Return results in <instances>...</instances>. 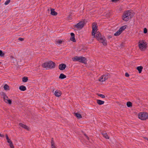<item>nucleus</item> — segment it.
<instances>
[{"label":"nucleus","instance_id":"nucleus-48","mask_svg":"<svg viewBox=\"0 0 148 148\" xmlns=\"http://www.w3.org/2000/svg\"><path fill=\"white\" fill-rule=\"evenodd\" d=\"M1 0H0V1H1Z\"/></svg>","mask_w":148,"mask_h":148},{"label":"nucleus","instance_id":"nucleus-37","mask_svg":"<svg viewBox=\"0 0 148 148\" xmlns=\"http://www.w3.org/2000/svg\"><path fill=\"white\" fill-rule=\"evenodd\" d=\"M62 41L61 40H58L56 41V43H58L59 44H61L62 42Z\"/></svg>","mask_w":148,"mask_h":148},{"label":"nucleus","instance_id":"nucleus-28","mask_svg":"<svg viewBox=\"0 0 148 148\" xmlns=\"http://www.w3.org/2000/svg\"><path fill=\"white\" fill-rule=\"evenodd\" d=\"M6 103H8L9 104H11L12 103V101L10 99H8L6 100L5 101H4Z\"/></svg>","mask_w":148,"mask_h":148},{"label":"nucleus","instance_id":"nucleus-19","mask_svg":"<svg viewBox=\"0 0 148 148\" xmlns=\"http://www.w3.org/2000/svg\"><path fill=\"white\" fill-rule=\"evenodd\" d=\"M122 32H121V30L119 29L114 34V35L116 36H118Z\"/></svg>","mask_w":148,"mask_h":148},{"label":"nucleus","instance_id":"nucleus-47","mask_svg":"<svg viewBox=\"0 0 148 148\" xmlns=\"http://www.w3.org/2000/svg\"><path fill=\"white\" fill-rule=\"evenodd\" d=\"M145 138L146 139L148 140V139H147V138Z\"/></svg>","mask_w":148,"mask_h":148},{"label":"nucleus","instance_id":"nucleus-24","mask_svg":"<svg viewBox=\"0 0 148 148\" xmlns=\"http://www.w3.org/2000/svg\"><path fill=\"white\" fill-rule=\"evenodd\" d=\"M8 143H9L10 146L11 148H14L12 142L11 140L8 141Z\"/></svg>","mask_w":148,"mask_h":148},{"label":"nucleus","instance_id":"nucleus-45","mask_svg":"<svg viewBox=\"0 0 148 148\" xmlns=\"http://www.w3.org/2000/svg\"><path fill=\"white\" fill-rule=\"evenodd\" d=\"M0 137H4V136L3 135L0 133Z\"/></svg>","mask_w":148,"mask_h":148},{"label":"nucleus","instance_id":"nucleus-1","mask_svg":"<svg viewBox=\"0 0 148 148\" xmlns=\"http://www.w3.org/2000/svg\"><path fill=\"white\" fill-rule=\"evenodd\" d=\"M134 13L132 10H128L124 12L122 15V19L124 21H128L134 15Z\"/></svg>","mask_w":148,"mask_h":148},{"label":"nucleus","instance_id":"nucleus-21","mask_svg":"<svg viewBox=\"0 0 148 148\" xmlns=\"http://www.w3.org/2000/svg\"><path fill=\"white\" fill-rule=\"evenodd\" d=\"M127 27V25H125L121 27L119 29L121 30V32H122Z\"/></svg>","mask_w":148,"mask_h":148},{"label":"nucleus","instance_id":"nucleus-10","mask_svg":"<svg viewBox=\"0 0 148 148\" xmlns=\"http://www.w3.org/2000/svg\"><path fill=\"white\" fill-rule=\"evenodd\" d=\"M54 95L56 97H59L61 95L62 93L60 91L57 90L55 91Z\"/></svg>","mask_w":148,"mask_h":148},{"label":"nucleus","instance_id":"nucleus-23","mask_svg":"<svg viewBox=\"0 0 148 148\" xmlns=\"http://www.w3.org/2000/svg\"><path fill=\"white\" fill-rule=\"evenodd\" d=\"M8 143H9L10 146L11 148H14L12 142L11 140L8 141Z\"/></svg>","mask_w":148,"mask_h":148},{"label":"nucleus","instance_id":"nucleus-16","mask_svg":"<svg viewBox=\"0 0 148 148\" xmlns=\"http://www.w3.org/2000/svg\"><path fill=\"white\" fill-rule=\"evenodd\" d=\"M102 135H103V137L106 138V139H108L109 138V137L107 135V133L105 132H103L102 133Z\"/></svg>","mask_w":148,"mask_h":148},{"label":"nucleus","instance_id":"nucleus-36","mask_svg":"<svg viewBox=\"0 0 148 148\" xmlns=\"http://www.w3.org/2000/svg\"><path fill=\"white\" fill-rule=\"evenodd\" d=\"M10 1V0H7L5 3L4 4L5 5H7L9 3Z\"/></svg>","mask_w":148,"mask_h":148},{"label":"nucleus","instance_id":"nucleus-7","mask_svg":"<svg viewBox=\"0 0 148 148\" xmlns=\"http://www.w3.org/2000/svg\"><path fill=\"white\" fill-rule=\"evenodd\" d=\"M110 77V75L108 73L106 74L103 75L101 76L99 78V80L100 81L103 82L105 81L106 80H107Z\"/></svg>","mask_w":148,"mask_h":148},{"label":"nucleus","instance_id":"nucleus-22","mask_svg":"<svg viewBox=\"0 0 148 148\" xmlns=\"http://www.w3.org/2000/svg\"><path fill=\"white\" fill-rule=\"evenodd\" d=\"M26 57H27L29 59H30L31 58L32 56L30 52L29 51L27 53Z\"/></svg>","mask_w":148,"mask_h":148},{"label":"nucleus","instance_id":"nucleus-30","mask_svg":"<svg viewBox=\"0 0 148 148\" xmlns=\"http://www.w3.org/2000/svg\"><path fill=\"white\" fill-rule=\"evenodd\" d=\"M127 106L128 107L132 106V103L130 102H127Z\"/></svg>","mask_w":148,"mask_h":148},{"label":"nucleus","instance_id":"nucleus-42","mask_svg":"<svg viewBox=\"0 0 148 148\" xmlns=\"http://www.w3.org/2000/svg\"><path fill=\"white\" fill-rule=\"evenodd\" d=\"M8 96H7V97L6 98H3V100H4V101H5L6 100H7V99H8Z\"/></svg>","mask_w":148,"mask_h":148},{"label":"nucleus","instance_id":"nucleus-3","mask_svg":"<svg viewBox=\"0 0 148 148\" xmlns=\"http://www.w3.org/2000/svg\"><path fill=\"white\" fill-rule=\"evenodd\" d=\"M42 66L45 68L53 69L55 67V64L53 62L50 61L43 63Z\"/></svg>","mask_w":148,"mask_h":148},{"label":"nucleus","instance_id":"nucleus-15","mask_svg":"<svg viewBox=\"0 0 148 148\" xmlns=\"http://www.w3.org/2000/svg\"><path fill=\"white\" fill-rule=\"evenodd\" d=\"M143 69V67L141 66H138L136 68L137 69L139 73H140L141 72Z\"/></svg>","mask_w":148,"mask_h":148},{"label":"nucleus","instance_id":"nucleus-4","mask_svg":"<svg viewBox=\"0 0 148 148\" xmlns=\"http://www.w3.org/2000/svg\"><path fill=\"white\" fill-rule=\"evenodd\" d=\"M74 61H79V62L84 64L86 63V58L83 57L75 56L72 58Z\"/></svg>","mask_w":148,"mask_h":148},{"label":"nucleus","instance_id":"nucleus-38","mask_svg":"<svg viewBox=\"0 0 148 148\" xmlns=\"http://www.w3.org/2000/svg\"><path fill=\"white\" fill-rule=\"evenodd\" d=\"M147 29L145 28H144V33H145V34H146L147 33Z\"/></svg>","mask_w":148,"mask_h":148},{"label":"nucleus","instance_id":"nucleus-33","mask_svg":"<svg viewBox=\"0 0 148 148\" xmlns=\"http://www.w3.org/2000/svg\"><path fill=\"white\" fill-rule=\"evenodd\" d=\"M5 55V53L3 52L1 50H0V56L3 57Z\"/></svg>","mask_w":148,"mask_h":148},{"label":"nucleus","instance_id":"nucleus-29","mask_svg":"<svg viewBox=\"0 0 148 148\" xmlns=\"http://www.w3.org/2000/svg\"><path fill=\"white\" fill-rule=\"evenodd\" d=\"M4 89L5 90H9V86L7 84L5 85L4 86Z\"/></svg>","mask_w":148,"mask_h":148},{"label":"nucleus","instance_id":"nucleus-8","mask_svg":"<svg viewBox=\"0 0 148 148\" xmlns=\"http://www.w3.org/2000/svg\"><path fill=\"white\" fill-rule=\"evenodd\" d=\"M92 35L95 36V32H97V24L95 23H93L92 24Z\"/></svg>","mask_w":148,"mask_h":148},{"label":"nucleus","instance_id":"nucleus-5","mask_svg":"<svg viewBox=\"0 0 148 148\" xmlns=\"http://www.w3.org/2000/svg\"><path fill=\"white\" fill-rule=\"evenodd\" d=\"M146 42L143 40H140L138 42V47L141 50H143L146 49Z\"/></svg>","mask_w":148,"mask_h":148},{"label":"nucleus","instance_id":"nucleus-40","mask_svg":"<svg viewBox=\"0 0 148 148\" xmlns=\"http://www.w3.org/2000/svg\"><path fill=\"white\" fill-rule=\"evenodd\" d=\"M18 40L21 41H23L24 40V39L23 38H18Z\"/></svg>","mask_w":148,"mask_h":148},{"label":"nucleus","instance_id":"nucleus-13","mask_svg":"<svg viewBox=\"0 0 148 148\" xmlns=\"http://www.w3.org/2000/svg\"><path fill=\"white\" fill-rule=\"evenodd\" d=\"M51 14L52 15L56 16L57 14V13L55 11L54 9H51Z\"/></svg>","mask_w":148,"mask_h":148},{"label":"nucleus","instance_id":"nucleus-39","mask_svg":"<svg viewBox=\"0 0 148 148\" xmlns=\"http://www.w3.org/2000/svg\"><path fill=\"white\" fill-rule=\"evenodd\" d=\"M84 135L85 136L86 138L88 140H89V137L87 136V135L86 134H84Z\"/></svg>","mask_w":148,"mask_h":148},{"label":"nucleus","instance_id":"nucleus-12","mask_svg":"<svg viewBox=\"0 0 148 148\" xmlns=\"http://www.w3.org/2000/svg\"><path fill=\"white\" fill-rule=\"evenodd\" d=\"M19 125L21 127L23 128H24L25 129L27 130H29V128L26 125L23 124L22 123H20L19 124Z\"/></svg>","mask_w":148,"mask_h":148},{"label":"nucleus","instance_id":"nucleus-27","mask_svg":"<svg viewBox=\"0 0 148 148\" xmlns=\"http://www.w3.org/2000/svg\"><path fill=\"white\" fill-rule=\"evenodd\" d=\"M28 80V77H23L22 78V81L23 82H26Z\"/></svg>","mask_w":148,"mask_h":148},{"label":"nucleus","instance_id":"nucleus-18","mask_svg":"<svg viewBox=\"0 0 148 148\" xmlns=\"http://www.w3.org/2000/svg\"><path fill=\"white\" fill-rule=\"evenodd\" d=\"M74 115L78 119H81L82 118V116L81 114L78 113H75Z\"/></svg>","mask_w":148,"mask_h":148},{"label":"nucleus","instance_id":"nucleus-26","mask_svg":"<svg viewBox=\"0 0 148 148\" xmlns=\"http://www.w3.org/2000/svg\"><path fill=\"white\" fill-rule=\"evenodd\" d=\"M0 94L2 96L3 99L4 98L7 97V95H6L5 93L4 92H1L0 93Z\"/></svg>","mask_w":148,"mask_h":148},{"label":"nucleus","instance_id":"nucleus-31","mask_svg":"<svg viewBox=\"0 0 148 148\" xmlns=\"http://www.w3.org/2000/svg\"><path fill=\"white\" fill-rule=\"evenodd\" d=\"M97 95L100 97L102 98H105V96L103 95H102V94H99V93H97Z\"/></svg>","mask_w":148,"mask_h":148},{"label":"nucleus","instance_id":"nucleus-11","mask_svg":"<svg viewBox=\"0 0 148 148\" xmlns=\"http://www.w3.org/2000/svg\"><path fill=\"white\" fill-rule=\"evenodd\" d=\"M66 65L63 64H62L59 65V69L61 70H64L66 67Z\"/></svg>","mask_w":148,"mask_h":148},{"label":"nucleus","instance_id":"nucleus-25","mask_svg":"<svg viewBox=\"0 0 148 148\" xmlns=\"http://www.w3.org/2000/svg\"><path fill=\"white\" fill-rule=\"evenodd\" d=\"M0 94L2 96L3 99L4 98L7 97V95H6L5 93L4 92H1L0 93Z\"/></svg>","mask_w":148,"mask_h":148},{"label":"nucleus","instance_id":"nucleus-2","mask_svg":"<svg viewBox=\"0 0 148 148\" xmlns=\"http://www.w3.org/2000/svg\"><path fill=\"white\" fill-rule=\"evenodd\" d=\"M95 37L100 42H101L104 45H106L107 44V40L105 38L102 36H101L100 33L99 32H97L95 35Z\"/></svg>","mask_w":148,"mask_h":148},{"label":"nucleus","instance_id":"nucleus-35","mask_svg":"<svg viewBox=\"0 0 148 148\" xmlns=\"http://www.w3.org/2000/svg\"><path fill=\"white\" fill-rule=\"evenodd\" d=\"M5 136H6V140H7V142H8V141L11 140H10V139L9 138V137H8V135L7 134H6L5 135Z\"/></svg>","mask_w":148,"mask_h":148},{"label":"nucleus","instance_id":"nucleus-14","mask_svg":"<svg viewBox=\"0 0 148 148\" xmlns=\"http://www.w3.org/2000/svg\"><path fill=\"white\" fill-rule=\"evenodd\" d=\"M19 89L21 90L22 91H24L26 89V87L25 86L23 85L20 86Z\"/></svg>","mask_w":148,"mask_h":148},{"label":"nucleus","instance_id":"nucleus-41","mask_svg":"<svg viewBox=\"0 0 148 148\" xmlns=\"http://www.w3.org/2000/svg\"><path fill=\"white\" fill-rule=\"evenodd\" d=\"M125 76L126 77H128L129 76V74L127 73H125Z\"/></svg>","mask_w":148,"mask_h":148},{"label":"nucleus","instance_id":"nucleus-44","mask_svg":"<svg viewBox=\"0 0 148 148\" xmlns=\"http://www.w3.org/2000/svg\"><path fill=\"white\" fill-rule=\"evenodd\" d=\"M119 0H111V1L112 2H116L118 1Z\"/></svg>","mask_w":148,"mask_h":148},{"label":"nucleus","instance_id":"nucleus-9","mask_svg":"<svg viewBox=\"0 0 148 148\" xmlns=\"http://www.w3.org/2000/svg\"><path fill=\"white\" fill-rule=\"evenodd\" d=\"M84 22L83 21H80L76 25H74V27L79 29H82L84 26Z\"/></svg>","mask_w":148,"mask_h":148},{"label":"nucleus","instance_id":"nucleus-6","mask_svg":"<svg viewBox=\"0 0 148 148\" xmlns=\"http://www.w3.org/2000/svg\"><path fill=\"white\" fill-rule=\"evenodd\" d=\"M138 117L142 120H145L148 118V114L146 112H141L138 114Z\"/></svg>","mask_w":148,"mask_h":148},{"label":"nucleus","instance_id":"nucleus-32","mask_svg":"<svg viewBox=\"0 0 148 148\" xmlns=\"http://www.w3.org/2000/svg\"><path fill=\"white\" fill-rule=\"evenodd\" d=\"M54 145L55 143L53 140V138H52L51 139V146H55Z\"/></svg>","mask_w":148,"mask_h":148},{"label":"nucleus","instance_id":"nucleus-46","mask_svg":"<svg viewBox=\"0 0 148 148\" xmlns=\"http://www.w3.org/2000/svg\"><path fill=\"white\" fill-rule=\"evenodd\" d=\"M51 148H56L55 146H51Z\"/></svg>","mask_w":148,"mask_h":148},{"label":"nucleus","instance_id":"nucleus-43","mask_svg":"<svg viewBox=\"0 0 148 148\" xmlns=\"http://www.w3.org/2000/svg\"><path fill=\"white\" fill-rule=\"evenodd\" d=\"M71 37H74V36H75V34H74L73 33H71Z\"/></svg>","mask_w":148,"mask_h":148},{"label":"nucleus","instance_id":"nucleus-20","mask_svg":"<svg viewBox=\"0 0 148 148\" xmlns=\"http://www.w3.org/2000/svg\"><path fill=\"white\" fill-rule=\"evenodd\" d=\"M66 77V76L63 73H61L60 75L59 78L61 79H64Z\"/></svg>","mask_w":148,"mask_h":148},{"label":"nucleus","instance_id":"nucleus-17","mask_svg":"<svg viewBox=\"0 0 148 148\" xmlns=\"http://www.w3.org/2000/svg\"><path fill=\"white\" fill-rule=\"evenodd\" d=\"M97 103L99 105H101L104 104V102L103 101L98 99L97 100Z\"/></svg>","mask_w":148,"mask_h":148},{"label":"nucleus","instance_id":"nucleus-34","mask_svg":"<svg viewBox=\"0 0 148 148\" xmlns=\"http://www.w3.org/2000/svg\"><path fill=\"white\" fill-rule=\"evenodd\" d=\"M70 39L71 40V41H73L74 42H75V36H74V37H72L71 38H70Z\"/></svg>","mask_w":148,"mask_h":148}]
</instances>
